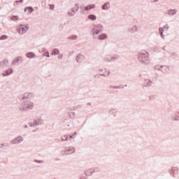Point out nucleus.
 Instances as JSON below:
<instances>
[{
  "mask_svg": "<svg viewBox=\"0 0 179 179\" xmlns=\"http://www.w3.org/2000/svg\"><path fill=\"white\" fill-rule=\"evenodd\" d=\"M148 58L149 55L148 54V52H145L144 54L140 55V56L138 57V60L141 62H145V61H148Z\"/></svg>",
  "mask_w": 179,
  "mask_h": 179,
  "instance_id": "1",
  "label": "nucleus"
},
{
  "mask_svg": "<svg viewBox=\"0 0 179 179\" xmlns=\"http://www.w3.org/2000/svg\"><path fill=\"white\" fill-rule=\"evenodd\" d=\"M27 30H29V27H27V26L20 25L18 27V33L20 34H24Z\"/></svg>",
  "mask_w": 179,
  "mask_h": 179,
  "instance_id": "2",
  "label": "nucleus"
},
{
  "mask_svg": "<svg viewBox=\"0 0 179 179\" xmlns=\"http://www.w3.org/2000/svg\"><path fill=\"white\" fill-rule=\"evenodd\" d=\"M102 29H103V27H101V25L96 26L92 29V34H99L100 33V31H101Z\"/></svg>",
  "mask_w": 179,
  "mask_h": 179,
  "instance_id": "3",
  "label": "nucleus"
},
{
  "mask_svg": "<svg viewBox=\"0 0 179 179\" xmlns=\"http://www.w3.org/2000/svg\"><path fill=\"white\" fill-rule=\"evenodd\" d=\"M24 106H25V108L31 109L34 107V103H33V102L27 101L24 103Z\"/></svg>",
  "mask_w": 179,
  "mask_h": 179,
  "instance_id": "4",
  "label": "nucleus"
},
{
  "mask_svg": "<svg viewBox=\"0 0 179 179\" xmlns=\"http://www.w3.org/2000/svg\"><path fill=\"white\" fill-rule=\"evenodd\" d=\"M94 8H96V6L94 4H90L85 7V10H90V9H94Z\"/></svg>",
  "mask_w": 179,
  "mask_h": 179,
  "instance_id": "5",
  "label": "nucleus"
},
{
  "mask_svg": "<svg viewBox=\"0 0 179 179\" xmlns=\"http://www.w3.org/2000/svg\"><path fill=\"white\" fill-rule=\"evenodd\" d=\"M76 61L77 62H82V61H83V59H85V56L82 55H79L77 57H76Z\"/></svg>",
  "mask_w": 179,
  "mask_h": 179,
  "instance_id": "6",
  "label": "nucleus"
},
{
  "mask_svg": "<svg viewBox=\"0 0 179 179\" xmlns=\"http://www.w3.org/2000/svg\"><path fill=\"white\" fill-rule=\"evenodd\" d=\"M23 141V138L22 137H17L15 141H13V143H20Z\"/></svg>",
  "mask_w": 179,
  "mask_h": 179,
  "instance_id": "7",
  "label": "nucleus"
},
{
  "mask_svg": "<svg viewBox=\"0 0 179 179\" xmlns=\"http://www.w3.org/2000/svg\"><path fill=\"white\" fill-rule=\"evenodd\" d=\"M99 40H104L107 38V35L106 34H101L98 36Z\"/></svg>",
  "mask_w": 179,
  "mask_h": 179,
  "instance_id": "8",
  "label": "nucleus"
},
{
  "mask_svg": "<svg viewBox=\"0 0 179 179\" xmlns=\"http://www.w3.org/2000/svg\"><path fill=\"white\" fill-rule=\"evenodd\" d=\"M109 8H110V3H106L102 6V9H103V10H107V9H108Z\"/></svg>",
  "mask_w": 179,
  "mask_h": 179,
  "instance_id": "9",
  "label": "nucleus"
},
{
  "mask_svg": "<svg viewBox=\"0 0 179 179\" xmlns=\"http://www.w3.org/2000/svg\"><path fill=\"white\" fill-rule=\"evenodd\" d=\"M27 57L28 58H34L36 57V55H34L33 52H29L27 54Z\"/></svg>",
  "mask_w": 179,
  "mask_h": 179,
  "instance_id": "10",
  "label": "nucleus"
},
{
  "mask_svg": "<svg viewBox=\"0 0 179 179\" xmlns=\"http://www.w3.org/2000/svg\"><path fill=\"white\" fill-rule=\"evenodd\" d=\"M96 15H90L88 16V19H90V20H96Z\"/></svg>",
  "mask_w": 179,
  "mask_h": 179,
  "instance_id": "11",
  "label": "nucleus"
},
{
  "mask_svg": "<svg viewBox=\"0 0 179 179\" xmlns=\"http://www.w3.org/2000/svg\"><path fill=\"white\" fill-rule=\"evenodd\" d=\"M163 31H164V28H159V33L161 34V37H162V38H164V36H163Z\"/></svg>",
  "mask_w": 179,
  "mask_h": 179,
  "instance_id": "12",
  "label": "nucleus"
},
{
  "mask_svg": "<svg viewBox=\"0 0 179 179\" xmlns=\"http://www.w3.org/2000/svg\"><path fill=\"white\" fill-rule=\"evenodd\" d=\"M52 54H55V55H58V54H59V51L58 50V49H55Z\"/></svg>",
  "mask_w": 179,
  "mask_h": 179,
  "instance_id": "13",
  "label": "nucleus"
},
{
  "mask_svg": "<svg viewBox=\"0 0 179 179\" xmlns=\"http://www.w3.org/2000/svg\"><path fill=\"white\" fill-rule=\"evenodd\" d=\"M13 72V70H12L11 69H9L6 71V74L10 75V73H12Z\"/></svg>",
  "mask_w": 179,
  "mask_h": 179,
  "instance_id": "14",
  "label": "nucleus"
},
{
  "mask_svg": "<svg viewBox=\"0 0 179 179\" xmlns=\"http://www.w3.org/2000/svg\"><path fill=\"white\" fill-rule=\"evenodd\" d=\"M8 59H5L1 62V64H2V65H6V64H8Z\"/></svg>",
  "mask_w": 179,
  "mask_h": 179,
  "instance_id": "15",
  "label": "nucleus"
},
{
  "mask_svg": "<svg viewBox=\"0 0 179 179\" xmlns=\"http://www.w3.org/2000/svg\"><path fill=\"white\" fill-rule=\"evenodd\" d=\"M176 10H169V15H176Z\"/></svg>",
  "mask_w": 179,
  "mask_h": 179,
  "instance_id": "16",
  "label": "nucleus"
},
{
  "mask_svg": "<svg viewBox=\"0 0 179 179\" xmlns=\"http://www.w3.org/2000/svg\"><path fill=\"white\" fill-rule=\"evenodd\" d=\"M17 19H18L17 16H13L10 17L11 20H17Z\"/></svg>",
  "mask_w": 179,
  "mask_h": 179,
  "instance_id": "17",
  "label": "nucleus"
},
{
  "mask_svg": "<svg viewBox=\"0 0 179 179\" xmlns=\"http://www.w3.org/2000/svg\"><path fill=\"white\" fill-rule=\"evenodd\" d=\"M5 38H6V36H2L0 38V40H5Z\"/></svg>",
  "mask_w": 179,
  "mask_h": 179,
  "instance_id": "18",
  "label": "nucleus"
},
{
  "mask_svg": "<svg viewBox=\"0 0 179 179\" xmlns=\"http://www.w3.org/2000/svg\"><path fill=\"white\" fill-rule=\"evenodd\" d=\"M78 9H79V6L76 5L75 10L76 11V10H78Z\"/></svg>",
  "mask_w": 179,
  "mask_h": 179,
  "instance_id": "19",
  "label": "nucleus"
},
{
  "mask_svg": "<svg viewBox=\"0 0 179 179\" xmlns=\"http://www.w3.org/2000/svg\"><path fill=\"white\" fill-rule=\"evenodd\" d=\"M62 141H67V138L65 136L62 137Z\"/></svg>",
  "mask_w": 179,
  "mask_h": 179,
  "instance_id": "20",
  "label": "nucleus"
},
{
  "mask_svg": "<svg viewBox=\"0 0 179 179\" xmlns=\"http://www.w3.org/2000/svg\"><path fill=\"white\" fill-rule=\"evenodd\" d=\"M50 9H54V5H50Z\"/></svg>",
  "mask_w": 179,
  "mask_h": 179,
  "instance_id": "21",
  "label": "nucleus"
},
{
  "mask_svg": "<svg viewBox=\"0 0 179 179\" xmlns=\"http://www.w3.org/2000/svg\"><path fill=\"white\" fill-rule=\"evenodd\" d=\"M73 152H75V150H71V153H73Z\"/></svg>",
  "mask_w": 179,
  "mask_h": 179,
  "instance_id": "22",
  "label": "nucleus"
},
{
  "mask_svg": "<svg viewBox=\"0 0 179 179\" xmlns=\"http://www.w3.org/2000/svg\"><path fill=\"white\" fill-rule=\"evenodd\" d=\"M153 2H157V0H154Z\"/></svg>",
  "mask_w": 179,
  "mask_h": 179,
  "instance_id": "23",
  "label": "nucleus"
},
{
  "mask_svg": "<svg viewBox=\"0 0 179 179\" xmlns=\"http://www.w3.org/2000/svg\"><path fill=\"white\" fill-rule=\"evenodd\" d=\"M20 2H23V0H20Z\"/></svg>",
  "mask_w": 179,
  "mask_h": 179,
  "instance_id": "24",
  "label": "nucleus"
},
{
  "mask_svg": "<svg viewBox=\"0 0 179 179\" xmlns=\"http://www.w3.org/2000/svg\"><path fill=\"white\" fill-rule=\"evenodd\" d=\"M66 155H69V152H66Z\"/></svg>",
  "mask_w": 179,
  "mask_h": 179,
  "instance_id": "25",
  "label": "nucleus"
},
{
  "mask_svg": "<svg viewBox=\"0 0 179 179\" xmlns=\"http://www.w3.org/2000/svg\"><path fill=\"white\" fill-rule=\"evenodd\" d=\"M74 134L76 135V132H75Z\"/></svg>",
  "mask_w": 179,
  "mask_h": 179,
  "instance_id": "26",
  "label": "nucleus"
},
{
  "mask_svg": "<svg viewBox=\"0 0 179 179\" xmlns=\"http://www.w3.org/2000/svg\"><path fill=\"white\" fill-rule=\"evenodd\" d=\"M19 1H16L17 3H18Z\"/></svg>",
  "mask_w": 179,
  "mask_h": 179,
  "instance_id": "27",
  "label": "nucleus"
},
{
  "mask_svg": "<svg viewBox=\"0 0 179 179\" xmlns=\"http://www.w3.org/2000/svg\"><path fill=\"white\" fill-rule=\"evenodd\" d=\"M70 138H72V136H70Z\"/></svg>",
  "mask_w": 179,
  "mask_h": 179,
  "instance_id": "28",
  "label": "nucleus"
}]
</instances>
